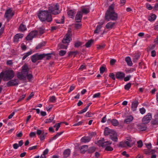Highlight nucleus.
Listing matches in <instances>:
<instances>
[{
    "mask_svg": "<svg viewBox=\"0 0 158 158\" xmlns=\"http://www.w3.org/2000/svg\"><path fill=\"white\" fill-rule=\"evenodd\" d=\"M87 110V108H85L82 110H81L80 111H79L78 113L79 114H82L85 112Z\"/></svg>",
    "mask_w": 158,
    "mask_h": 158,
    "instance_id": "50",
    "label": "nucleus"
},
{
    "mask_svg": "<svg viewBox=\"0 0 158 158\" xmlns=\"http://www.w3.org/2000/svg\"><path fill=\"white\" fill-rule=\"evenodd\" d=\"M137 144L138 147L141 148L143 146V142L141 140L138 141Z\"/></svg>",
    "mask_w": 158,
    "mask_h": 158,
    "instance_id": "45",
    "label": "nucleus"
},
{
    "mask_svg": "<svg viewBox=\"0 0 158 158\" xmlns=\"http://www.w3.org/2000/svg\"><path fill=\"white\" fill-rule=\"evenodd\" d=\"M93 114L92 113L90 112H87L85 114V116L86 117H92L93 115Z\"/></svg>",
    "mask_w": 158,
    "mask_h": 158,
    "instance_id": "38",
    "label": "nucleus"
},
{
    "mask_svg": "<svg viewBox=\"0 0 158 158\" xmlns=\"http://www.w3.org/2000/svg\"><path fill=\"white\" fill-rule=\"evenodd\" d=\"M23 36V35L22 34L18 33L16 34L14 37V42L16 43H18L19 39H22Z\"/></svg>",
    "mask_w": 158,
    "mask_h": 158,
    "instance_id": "14",
    "label": "nucleus"
},
{
    "mask_svg": "<svg viewBox=\"0 0 158 158\" xmlns=\"http://www.w3.org/2000/svg\"><path fill=\"white\" fill-rule=\"evenodd\" d=\"M53 105H50L48 107H46V110L47 111H50L52 109L53 107Z\"/></svg>",
    "mask_w": 158,
    "mask_h": 158,
    "instance_id": "43",
    "label": "nucleus"
},
{
    "mask_svg": "<svg viewBox=\"0 0 158 158\" xmlns=\"http://www.w3.org/2000/svg\"><path fill=\"white\" fill-rule=\"evenodd\" d=\"M103 23L104 22H102L101 23V24L97 26L96 29L94 31L95 33H98L101 31V28L102 27V25Z\"/></svg>",
    "mask_w": 158,
    "mask_h": 158,
    "instance_id": "24",
    "label": "nucleus"
},
{
    "mask_svg": "<svg viewBox=\"0 0 158 158\" xmlns=\"http://www.w3.org/2000/svg\"><path fill=\"white\" fill-rule=\"evenodd\" d=\"M59 7L58 3L50 5L48 11L42 10L39 12L38 15L39 18L42 22H51L52 21L51 14L56 15L59 14L60 13Z\"/></svg>",
    "mask_w": 158,
    "mask_h": 158,
    "instance_id": "1",
    "label": "nucleus"
},
{
    "mask_svg": "<svg viewBox=\"0 0 158 158\" xmlns=\"http://www.w3.org/2000/svg\"><path fill=\"white\" fill-rule=\"evenodd\" d=\"M93 41L92 40H90L89 41L85 44L86 47L87 48L90 47L91 46L92 43H93Z\"/></svg>",
    "mask_w": 158,
    "mask_h": 158,
    "instance_id": "36",
    "label": "nucleus"
},
{
    "mask_svg": "<svg viewBox=\"0 0 158 158\" xmlns=\"http://www.w3.org/2000/svg\"><path fill=\"white\" fill-rule=\"evenodd\" d=\"M61 123H58L56 124L55 126H54V127L56 128V131H57L59 129V128L60 127V124Z\"/></svg>",
    "mask_w": 158,
    "mask_h": 158,
    "instance_id": "40",
    "label": "nucleus"
},
{
    "mask_svg": "<svg viewBox=\"0 0 158 158\" xmlns=\"http://www.w3.org/2000/svg\"><path fill=\"white\" fill-rule=\"evenodd\" d=\"M29 69L28 66L25 64L22 67L21 72H18L17 74V77L20 79H24L27 77L28 79L30 80L33 76L31 74H28Z\"/></svg>",
    "mask_w": 158,
    "mask_h": 158,
    "instance_id": "2",
    "label": "nucleus"
},
{
    "mask_svg": "<svg viewBox=\"0 0 158 158\" xmlns=\"http://www.w3.org/2000/svg\"><path fill=\"white\" fill-rule=\"evenodd\" d=\"M104 134L105 135H110V138L112 140L115 142L117 141V133L114 131L106 127L105 128Z\"/></svg>",
    "mask_w": 158,
    "mask_h": 158,
    "instance_id": "5",
    "label": "nucleus"
},
{
    "mask_svg": "<svg viewBox=\"0 0 158 158\" xmlns=\"http://www.w3.org/2000/svg\"><path fill=\"white\" fill-rule=\"evenodd\" d=\"M45 43L44 42H42L40 44H39L36 47V49H39L40 48L44 46V45Z\"/></svg>",
    "mask_w": 158,
    "mask_h": 158,
    "instance_id": "39",
    "label": "nucleus"
},
{
    "mask_svg": "<svg viewBox=\"0 0 158 158\" xmlns=\"http://www.w3.org/2000/svg\"><path fill=\"white\" fill-rule=\"evenodd\" d=\"M125 60L128 65L131 66L132 65V63L131 60V59L129 56L126 57Z\"/></svg>",
    "mask_w": 158,
    "mask_h": 158,
    "instance_id": "23",
    "label": "nucleus"
},
{
    "mask_svg": "<svg viewBox=\"0 0 158 158\" xmlns=\"http://www.w3.org/2000/svg\"><path fill=\"white\" fill-rule=\"evenodd\" d=\"M146 7L149 10H151L152 8V6L151 5L148 4H146Z\"/></svg>",
    "mask_w": 158,
    "mask_h": 158,
    "instance_id": "55",
    "label": "nucleus"
},
{
    "mask_svg": "<svg viewBox=\"0 0 158 158\" xmlns=\"http://www.w3.org/2000/svg\"><path fill=\"white\" fill-rule=\"evenodd\" d=\"M122 154L123 155L127 157H128L129 156V154H127L126 151L123 152L122 153Z\"/></svg>",
    "mask_w": 158,
    "mask_h": 158,
    "instance_id": "56",
    "label": "nucleus"
},
{
    "mask_svg": "<svg viewBox=\"0 0 158 158\" xmlns=\"http://www.w3.org/2000/svg\"><path fill=\"white\" fill-rule=\"evenodd\" d=\"M83 122L82 121H80V122H78V123H76L75 124H74L73 125V126H78L81 125L82 124V123H83Z\"/></svg>",
    "mask_w": 158,
    "mask_h": 158,
    "instance_id": "46",
    "label": "nucleus"
},
{
    "mask_svg": "<svg viewBox=\"0 0 158 158\" xmlns=\"http://www.w3.org/2000/svg\"><path fill=\"white\" fill-rule=\"evenodd\" d=\"M4 76V81L10 80L14 77L15 75L14 72L11 70H8L2 72Z\"/></svg>",
    "mask_w": 158,
    "mask_h": 158,
    "instance_id": "6",
    "label": "nucleus"
},
{
    "mask_svg": "<svg viewBox=\"0 0 158 158\" xmlns=\"http://www.w3.org/2000/svg\"><path fill=\"white\" fill-rule=\"evenodd\" d=\"M32 53L31 51H30L24 54V56L23 57V60H25L28 56L31 55Z\"/></svg>",
    "mask_w": 158,
    "mask_h": 158,
    "instance_id": "32",
    "label": "nucleus"
},
{
    "mask_svg": "<svg viewBox=\"0 0 158 158\" xmlns=\"http://www.w3.org/2000/svg\"><path fill=\"white\" fill-rule=\"evenodd\" d=\"M48 149H46L43 152L42 155H44L45 156L47 154L48 152Z\"/></svg>",
    "mask_w": 158,
    "mask_h": 158,
    "instance_id": "63",
    "label": "nucleus"
},
{
    "mask_svg": "<svg viewBox=\"0 0 158 158\" xmlns=\"http://www.w3.org/2000/svg\"><path fill=\"white\" fill-rule=\"evenodd\" d=\"M66 53L65 50H61L59 52V55L61 56H64Z\"/></svg>",
    "mask_w": 158,
    "mask_h": 158,
    "instance_id": "37",
    "label": "nucleus"
},
{
    "mask_svg": "<svg viewBox=\"0 0 158 158\" xmlns=\"http://www.w3.org/2000/svg\"><path fill=\"white\" fill-rule=\"evenodd\" d=\"M125 76V74L124 73L120 72H117L116 75V77L119 79H123L124 77Z\"/></svg>",
    "mask_w": 158,
    "mask_h": 158,
    "instance_id": "18",
    "label": "nucleus"
},
{
    "mask_svg": "<svg viewBox=\"0 0 158 158\" xmlns=\"http://www.w3.org/2000/svg\"><path fill=\"white\" fill-rule=\"evenodd\" d=\"M35 135H36V133H35V132H31V133H30L29 135H30V137H32L35 136Z\"/></svg>",
    "mask_w": 158,
    "mask_h": 158,
    "instance_id": "58",
    "label": "nucleus"
},
{
    "mask_svg": "<svg viewBox=\"0 0 158 158\" xmlns=\"http://www.w3.org/2000/svg\"><path fill=\"white\" fill-rule=\"evenodd\" d=\"M88 149V146L86 145H84L82 146L81 147L80 151L81 153H85Z\"/></svg>",
    "mask_w": 158,
    "mask_h": 158,
    "instance_id": "27",
    "label": "nucleus"
},
{
    "mask_svg": "<svg viewBox=\"0 0 158 158\" xmlns=\"http://www.w3.org/2000/svg\"><path fill=\"white\" fill-rule=\"evenodd\" d=\"M71 36V30H69L67 34L65 35L62 40L63 43L64 44H69L72 40Z\"/></svg>",
    "mask_w": 158,
    "mask_h": 158,
    "instance_id": "7",
    "label": "nucleus"
},
{
    "mask_svg": "<svg viewBox=\"0 0 158 158\" xmlns=\"http://www.w3.org/2000/svg\"><path fill=\"white\" fill-rule=\"evenodd\" d=\"M148 151L149 153L152 154H154L156 152V151L155 150H149Z\"/></svg>",
    "mask_w": 158,
    "mask_h": 158,
    "instance_id": "64",
    "label": "nucleus"
},
{
    "mask_svg": "<svg viewBox=\"0 0 158 158\" xmlns=\"http://www.w3.org/2000/svg\"><path fill=\"white\" fill-rule=\"evenodd\" d=\"M106 120V115L103 117L101 120V122L102 123H105Z\"/></svg>",
    "mask_w": 158,
    "mask_h": 158,
    "instance_id": "61",
    "label": "nucleus"
},
{
    "mask_svg": "<svg viewBox=\"0 0 158 158\" xmlns=\"http://www.w3.org/2000/svg\"><path fill=\"white\" fill-rule=\"evenodd\" d=\"M115 23H114L109 22L106 25V27L107 29H112L114 26Z\"/></svg>",
    "mask_w": 158,
    "mask_h": 158,
    "instance_id": "25",
    "label": "nucleus"
},
{
    "mask_svg": "<svg viewBox=\"0 0 158 158\" xmlns=\"http://www.w3.org/2000/svg\"><path fill=\"white\" fill-rule=\"evenodd\" d=\"M138 104V102L137 101H135L132 102L131 108L133 111H135Z\"/></svg>",
    "mask_w": 158,
    "mask_h": 158,
    "instance_id": "15",
    "label": "nucleus"
},
{
    "mask_svg": "<svg viewBox=\"0 0 158 158\" xmlns=\"http://www.w3.org/2000/svg\"><path fill=\"white\" fill-rule=\"evenodd\" d=\"M114 5H111L109 6L108 10L106 13L105 18L108 21L110 20H115L117 19V15L114 11Z\"/></svg>",
    "mask_w": 158,
    "mask_h": 158,
    "instance_id": "3",
    "label": "nucleus"
},
{
    "mask_svg": "<svg viewBox=\"0 0 158 158\" xmlns=\"http://www.w3.org/2000/svg\"><path fill=\"white\" fill-rule=\"evenodd\" d=\"M37 34V31H32L26 37V39L27 40H31L33 38L35 37Z\"/></svg>",
    "mask_w": 158,
    "mask_h": 158,
    "instance_id": "12",
    "label": "nucleus"
},
{
    "mask_svg": "<svg viewBox=\"0 0 158 158\" xmlns=\"http://www.w3.org/2000/svg\"><path fill=\"white\" fill-rule=\"evenodd\" d=\"M45 57H46V59L48 60L51 57V54H45Z\"/></svg>",
    "mask_w": 158,
    "mask_h": 158,
    "instance_id": "57",
    "label": "nucleus"
},
{
    "mask_svg": "<svg viewBox=\"0 0 158 158\" xmlns=\"http://www.w3.org/2000/svg\"><path fill=\"white\" fill-rule=\"evenodd\" d=\"M13 147L15 149H17L19 147V144L17 143H15L13 144Z\"/></svg>",
    "mask_w": 158,
    "mask_h": 158,
    "instance_id": "60",
    "label": "nucleus"
},
{
    "mask_svg": "<svg viewBox=\"0 0 158 158\" xmlns=\"http://www.w3.org/2000/svg\"><path fill=\"white\" fill-rule=\"evenodd\" d=\"M36 55L37 57V59H38V60H42L45 57V54H36Z\"/></svg>",
    "mask_w": 158,
    "mask_h": 158,
    "instance_id": "28",
    "label": "nucleus"
},
{
    "mask_svg": "<svg viewBox=\"0 0 158 158\" xmlns=\"http://www.w3.org/2000/svg\"><path fill=\"white\" fill-rule=\"evenodd\" d=\"M139 111L140 113L141 114H143L145 113L146 110L144 108H141L140 109Z\"/></svg>",
    "mask_w": 158,
    "mask_h": 158,
    "instance_id": "47",
    "label": "nucleus"
},
{
    "mask_svg": "<svg viewBox=\"0 0 158 158\" xmlns=\"http://www.w3.org/2000/svg\"><path fill=\"white\" fill-rule=\"evenodd\" d=\"M15 14L14 12L11 8L7 9L5 12L4 17L9 20L11 19Z\"/></svg>",
    "mask_w": 158,
    "mask_h": 158,
    "instance_id": "9",
    "label": "nucleus"
},
{
    "mask_svg": "<svg viewBox=\"0 0 158 158\" xmlns=\"http://www.w3.org/2000/svg\"><path fill=\"white\" fill-rule=\"evenodd\" d=\"M62 132H60V133H57L56 134L53 138V139H56L58 136L61 135L62 133Z\"/></svg>",
    "mask_w": 158,
    "mask_h": 158,
    "instance_id": "44",
    "label": "nucleus"
},
{
    "mask_svg": "<svg viewBox=\"0 0 158 158\" xmlns=\"http://www.w3.org/2000/svg\"><path fill=\"white\" fill-rule=\"evenodd\" d=\"M134 143V142L132 141V139L131 137H129L128 139L125 141L124 142H122L120 143V146L123 147H126L127 146L129 147H131Z\"/></svg>",
    "mask_w": 158,
    "mask_h": 158,
    "instance_id": "8",
    "label": "nucleus"
},
{
    "mask_svg": "<svg viewBox=\"0 0 158 158\" xmlns=\"http://www.w3.org/2000/svg\"><path fill=\"white\" fill-rule=\"evenodd\" d=\"M25 96H26L25 94L21 96L20 97V98H19L18 100V102H20L21 101H22L23 99L25 98Z\"/></svg>",
    "mask_w": 158,
    "mask_h": 158,
    "instance_id": "52",
    "label": "nucleus"
},
{
    "mask_svg": "<svg viewBox=\"0 0 158 158\" xmlns=\"http://www.w3.org/2000/svg\"><path fill=\"white\" fill-rule=\"evenodd\" d=\"M37 134L39 136V137L41 140H43L44 139L47 133L44 132L40 130H37L36 131Z\"/></svg>",
    "mask_w": 158,
    "mask_h": 158,
    "instance_id": "10",
    "label": "nucleus"
},
{
    "mask_svg": "<svg viewBox=\"0 0 158 158\" xmlns=\"http://www.w3.org/2000/svg\"><path fill=\"white\" fill-rule=\"evenodd\" d=\"M91 139V138L89 136H84L81 138V141L82 143H86L89 142Z\"/></svg>",
    "mask_w": 158,
    "mask_h": 158,
    "instance_id": "21",
    "label": "nucleus"
},
{
    "mask_svg": "<svg viewBox=\"0 0 158 158\" xmlns=\"http://www.w3.org/2000/svg\"><path fill=\"white\" fill-rule=\"evenodd\" d=\"M81 42H77L75 44V46L76 47H78L79 46H80V45H81Z\"/></svg>",
    "mask_w": 158,
    "mask_h": 158,
    "instance_id": "62",
    "label": "nucleus"
},
{
    "mask_svg": "<svg viewBox=\"0 0 158 158\" xmlns=\"http://www.w3.org/2000/svg\"><path fill=\"white\" fill-rule=\"evenodd\" d=\"M156 18V16L154 14L148 17V19L150 21H154Z\"/></svg>",
    "mask_w": 158,
    "mask_h": 158,
    "instance_id": "30",
    "label": "nucleus"
},
{
    "mask_svg": "<svg viewBox=\"0 0 158 158\" xmlns=\"http://www.w3.org/2000/svg\"><path fill=\"white\" fill-rule=\"evenodd\" d=\"M76 13V12L75 10H70L68 11V15L70 18H73L74 17Z\"/></svg>",
    "mask_w": 158,
    "mask_h": 158,
    "instance_id": "19",
    "label": "nucleus"
},
{
    "mask_svg": "<svg viewBox=\"0 0 158 158\" xmlns=\"http://www.w3.org/2000/svg\"><path fill=\"white\" fill-rule=\"evenodd\" d=\"M18 80L17 79L11 80L7 83V85L8 86L17 85L18 84Z\"/></svg>",
    "mask_w": 158,
    "mask_h": 158,
    "instance_id": "13",
    "label": "nucleus"
},
{
    "mask_svg": "<svg viewBox=\"0 0 158 158\" xmlns=\"http://www.w3.org/2000/svg\"><path fill=\"white\" fill-rule=\"evenodd\" d=\"M152 118V116L151 114L148 113L147 115L144 116L142 119L143 123L144 124H147L149 122Z\"/></svg>",
    "mask_w": 158,
    "mask_h": 158,
    "instance_id": "11",
    "label": "nucleus"
},
{
    "mask_svg": "<svg viewBox=\"0 0 158 158\" xmlns=\"http://www.w3.org/2000/svg\"><path fill=\"white\" fill-rule=\"evenodd\" d=\"M97 144L103 148H105V150L107 151H112L113 149L110 146L112 144L110 141H104V139L103 138L98 140L97 142Z\"/></svg>",
    "mask_w": 158,
    "mask_h": 158,
    "instance_id": "4",
    "label": "nucleus"
},
{
    "mask_svg": "<svg viewBox=\"0 0 158 158\" xmlns=\"http://www.w3.org/2000/svg\"><path fill=\"white\" fill-rule=\"evenodd\" d=\"M54 115L52 116L49 118L46 119L45 121L46 123H49L51 122L54 119Z\"/></svg>",
    "mask_w": 158,
    "mask_h": 158,
    "instance_id": "31",
    "label": "nucleus"
},
{
    "mask_svg": "<svg viewBox=\"0 0 158 158\" xmlns=\"http://www.w3.org/2000/svg\"><path fill=\"white\" fill-rule=\"evenodd\" d=\"M131 86V84L128 83L125 86V89L126 90H128Z\"/></svg>",
    "mask_w": 158,
    "mask_h": 158,
    "instance_id": "42",
    "label": "nucleus"
},
{
    "mask_svg": "<svg viewBox=\"0 0 158 158\" xmlns=\"http://www.w3.org/2000/svg\"><path fill=\"white\" fill-rule=\"evenodd\" d=\"M58 47H60L61 48H65L67 49V46H65L64 45L62 44V45H58Z\"/></svg>",
    "mask_w": 158,
    "mask_h": 158,
    "instance_id": "54",
    "label": "nucleus"
},
{
    "mask_svg": "<svg viewBox=\"0 0 158 158\" xmlns=\"http://www.w3.org/2000/svg\"><path fill=\"white\" fill-rule=\"evenodd\" d=\"M37 58V57L35 54L33 55L31 57L32 61L33 63H35L37 60H38Z\"/></svg>",
    "mask_w": 158,
    "mask_h": 158,
    "instance_id": "33",
    "label": "nucleus"
},
{
    "mask_svg": "<svg viewBox=\"0 0 158 158\" xmlns=\"http://www.w3.org/2000/svg\"><path fill=\"white\" fill-rule=\"evenodd\" d=\"M26 27L23 24H21L19 28V30L20 31H25L26 30Z\"/></svg>",
    "mask_w": 158,
    "mask_h": 158,
    "instance_id": "29",
    "label": "nucleus"
},
{
    "mask_svg": "<svg viewBox=\"0 0 158 158\" xmlns=\"http://www.w3.org/2000/svg\"><path fill=\"white\" fill-rule=\"evenodd\" d=\"M133 119L132 116H128L127 118L125 120L124 122L126 123H129L131 122Z\"/></svg>",
    "mask_w": 158,
    "mask_h": 158,
    "instance_id": "22",
    "label": "nucleus"
},
{
    "mask_svg": "<svg viewBox=\"0 0 158 158\" xmlns=\"http://www.w3.org/2000/svg\"><path fill=\"white\" fill-rule=\"evenodd\" d=\"M70 151L69 149L65 150L64 152V158H66L69 156L70 154Z\"/></svg>",
    "mask_w": 158,
    "mask_h": 158,
    "instance_id": "26",
    "label": "nucleus"
},
{
    "mask_svg": "<svg viewBox=\"0 0 158 158\" xmlns=\"http://www.w3.org/2000/svg\"><path fill=\"white\" fill-rule=\"evenodd\" d=\"M21 47L22 49L23 50H25L27 48L26 46L23 43L21 44Z\"/></svg>",
    "mask_w": 158,
    "mask_h": 158,
    "instance_id": "51",
    "label": "nucleus"
},
{
    "mask_svg": "<svg viewBox=\"0 0 158 158\" xmlns=\"http://www.w3.org/2000/svg\"><path fill=\"white\" fill-rule=\"evenodd\" d=\"M146 145L149 150H150V149L152 148V144L151 143L146 144Z\"/></svg>",
    "mask_w": 158,
    "mask_h": 158,
    "instance_id": "59",
    "label": "nucleus"
},
{
    "mask_svg": "<svg viewBox=\"0 0 158 158\" xmlns=\"http://www.w3.org/2000/svg\"><path fill=\"white\" fill-rule=\"evenodd\" d=\"M105 46V45H99L97 46V48L98 49H101L103 48Z\"/></svg>",
    "mask_w": 158,
    "mask_h": 158,
    "instance_id": "49",
    "label": "nucleus"
},
{
    "mask_svg": "<svg viewBox=\"0 0 158 158\" xmlns=\"http://www.w3.org/2000/svg\"><path fill=\"white\" fill-rule=\"evenodd\" d=\"M82 17V14L81 11H78L76 16L75 19L77 22H79L81 21Z\"/></svg>",
    "mask_w": 158,
    "mask_h": 158,
    "instance_id": "16",
    "label": "nucleus"
},
{
    "mask_svg": "<svg viewBox=\"0 0 158 158\" xmlns=\"http://www.w3.org/2000/svg\"><path fill=\"white\" fill-rule=\"evenodd\" d=\"M155 119L153 120L152 121V123L153 125H158V118L157 117L155 116Z\"/></svg>",
    "mask_w": 158,
    "mask_h": 158,
    "instance_id": "34",
    "label": "nucleus"
},
{
    "mask_svg": "<svg viewBox=\"0 0 158 158\" xmlns=\"http://www.w3.org/2000/svg\"><path fill=\"white\" fill-rule=\"evenodd\" d=\"M56 100V98L55 96H52L49 99V102H55Z\"/></svg>",
    "mask_w": 158,
    "mask_h": 158,
    "instance_id": "35",
    "label": "nucleus"
},
{
    "mask_svg": "<svg viewBox=\"0 0 158 158\" xmlns=\"http://www.w3.org/2000/svg\"><path fill=\"white\" fill-rule=\"evenodd\" d=\"M107 122L109 123L111 122L112 124L114 126H117L119 125V123L118 120L115 119H114L112 120L111 119H108L107 120Z\"/></svg>",
    "mask_w": 158,
    "mask_h": 158,
    "instance_id": "17",
    "label": "nucleus"
},
{
    "mask_svg": "<svg viewBox=\"0 0 158 158\" xmlns=\"http://www.w3.org/2000/svg\"><path fill=\"white\" fill-rule=\"evenodd\" d=\"M131 77V76L130 75L127 76L126 77H124V81H127L130 80Z\"/></svg>",
    "mask_w": 158,
    "mask_h": 158,
    "instance_id": "53",
    "label": "nucleus"
},
{
    "mask_svg": "<svg viewBox=\"0 0 158 158\" xmlns=\"http://www.w3.org/2000/svg\"><path fill=\"white\" fill-rule=\"evenodd\" d=\"M100 93H97L94 94L93 96V98H97L99 97L100 95Z\"/></svg>",
    "mask_w": 158,
    "mask_h": 158,
    "instance_id": "48",
    "label": "nucleus"
},
{
    "mask_svg": "<svg viewBox=\"0 0 158 158\" xmlns=\"http://www.w3.org/2000/svg\"><path fill=\"white\" fill-rule=\"evenodd\" d=\"M90 8L89 6H86L82 8L81 9V12H82V14H87L89 13V12Z\"/></svg>",
    "mask_w": 158,
    "mask_h": 158,
    "instance_id": "20",
    "label": "nucleus"
},
{
    "mask_svg": "<svg viewBox=\"0 0 158 158\" xmlns=\"http://www.w3.org/2000/svg\"><path fill=\"white\" fill-rule=\"evenodd\" d=\"M106 70V68L104 67H101L100 69V73L101 74H102Z\"/></svg>",
    "mask_w": 158,
    "mask_h": 158,
    "instance_id": "41",
    "label": "nucleus"
}]
</instances>
